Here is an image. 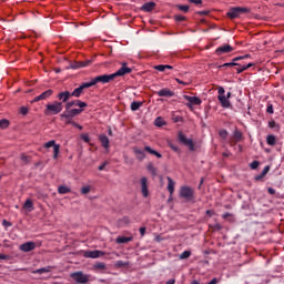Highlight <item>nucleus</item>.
I'll return each mask as SVG.
<instances>
[{"mask_svg":"<svg viewBox=\"0 0 284 284\" xmlns=\"http://www.w3.org/2000/svg\"><path fill=\"white\" fill-rule=\"evenodd\" d=\"M146 170H148L153 176H156V168H154V164H152V163L148 164Z\"/></svg>","mask_w":284,"mask_h":284,"instance_id":"72a5a7b5","label":"nucleus"},{"mask_svg":"<svg viewBox=\"0 0 284 284\" xmlns=\"http://www.w3.org/2000/svg\"><path fill=\"white\" fill-rule=\"evenodd\" d=\"M233 48L230 44H224L215 50V53L221 54H230V52H233Z\"/></svg>","mask_w":284,"mask_h":284,"instance_id":"dca6fc26","label":"nucleus"},{"mask_svg":"<svg viewBox=\"0 0 284 284\" xmlns=\"http://www.w3.org/2000/svg\"><path fill=\"white\" fill-rule=\"evenodd\" d=\"M156 94L158 97H174V92H172V90L166 88L158 91Z\"/></svg>","mask_w":284,"mask_h":284,"instance_id":"4be33fe9","label":"nucleus"},{"mask_svg":"<svg viewBox=\"0 0 284 284\" xmlns=\"http://www.w3.org/2000/svg\"><path fill=\"white\" fill-rule=\"evenodd\" d=\"M28 112H29L28 106L20 108V114H22L23 116H26V114H28Z\"/></svg>","mask_w":284,"mask_h":284,"instance_id":"a18cd8bd","label":"nucleus"},{"mask_svg":"<svg viewBox=\"0 0 284 284\" xmlns=\"http://www.w3.org/2000/svg\"><path fill=\"white\" fill-rule=\"evenodd\" d=\"M131 241H134V237L133 236H129V237H125V236H119L115 239V242L121 244V243H130Z\"/></svg>","mask_w":284,"mask_h":284,"instance_id":"a878e982","label":"nucleus"},{"mask_svg":"<svg viewBox=\"0 0 284 284\" xmlns=\"http://www.w3.org/2000/svg\"><path fill=\"white\" fill-rule=\"evenodd\" d=\"M52 270H54L53 266H47V267H42V268H38L36 271H32V274H48L49 272H52Z\"/></svg>","mask_w":284,"mask_h":284,"instance_id":"5701e85b","label":"nucleus"},{"mask_svg":"<svg viewBox=\"0 0 284 284\" xmlns=\"http://www.w3.org/2000/svg\"><path fill=\"white\" fill-rule=\"evenodd\" d=\"M206 214H207V216H214V211L207 210V211H206Z\"/></svg>","mask_w":284,"mask_h":284,"instance_id":"bf43d9fd","label":"nucleus"},{"mask_svg":"<svg viewBox=\"0 0 284 284\" xmlns=\"http://www.w3.org/2000/svg\"><path fill=\"white\" fill-rule=\"evenodd\" d=\"M175 81H176V83H180L181 85H189L187 82H184V81H182V80L179 79V78H176Z\"/></svg>","mask_w":284,"mask_h":284,"instance_id":"864d4df0","label":"nucleus"},{"mask_svg":"<svg viewBox=\"0 0 284 284\" xmlns=\"http://www.w3.org/2000/svg\"><path fill=\"white\" fill-rule=\"evenodd\" d=\"M78 103H79V100L67 102L65 103V110H71V108H74V105L77 106Z\"/></svg>","mask_w":284,"mask_h":284,"instance_id":"c9c22d12","label":"nucleus"},{"mask_svg":"<svg viewBox=\"0 0 284 284\" xmlns=\"http://www.w3.org/2000/svg\"><path fill=\"white\" fill-rule=\"evenodd\" d=\"M229 216H232L230 213H224L223 215H222V217L223 219H227Z\"/></svg>","mask_w":284,"mask_h":284,"instance_id":"69168bd1","label":"nucleus"},{"mask_svg":"<svg viewBox=\"0 0 284 284\" xmlns=\"http://www.w3.org/2000/svg\"><path fill=\"white\" fill-rule=\"evenodd\" d=\"M176 20L178 21H185V17L179 16V17H176Z\"/></svg>","mask_w":284,"mask_h":284,"instance_id":"e2e57ef3","label":"nucleus"},{"mask_svg":"<svg viewBox=\"0 0 284 284\" xmlns=\"http://www.w3.org/2000/svg\"><path fill=\"white\" fill-rule=\"evenodd\" d=\"M241 12H245L244 8H233L229 13L227 17L230 19H237V17L241 14Z\"/></svg>","mask_w":284,"mask_h":284,"instance_id":"a211bd4d","label":"nucleus"},{"mask_svg":"<svg viewBox=\"0 0 284 284\" xmlns=\"http://www.w3.org/2000/svg\"><path fill=\"white\" fill-rule=\"evenodd\" d=\"M70 97H72V93H70V91H63L58 94L57 99H59V101H62V103H68V101H70Z\"/></svg>","mask_w":284,"mask_h":284,"instance_id":"6ab92c4d","label":"nucleus"},{"mask_svg":"<svg viewBox=\"0 0 284 284\" xmlns=\"http://www.w3.org/2000/svg\"><path fill=\"white\" fill-rule=\"evenodd\" d=\"M71 278H73V281H75V283H80V284H88L90 283V278L92 277L90 274H84L81 271L71 273Z\"/></svg>","mask_w":284,"mask_h":284,"instance_id":"7ed1b4c3","label":"nucleus"},{"mask_svg":"<svg viewBox=\"0 0 284 284\" xmlns=\"http://www.w3.org/2000/svg\"><path fill=\"white\" fill-rule=\"evenodd\" d=\"M44 148L48 150L50 148H53V159H59V152H61V145L57 144L54 140H51L47 143H44Z\"/></svg>","mask_w":284,"mask_h":284,"instance_id":"6e6552de","label":"nucleus"},{"mask_svg":"<svg viewBox=\"0 0 284 284\" xmlns=\"http://www.w3.org/2000/svg\"><path fill=\"white\" fill-rule=\"evenodd\" d=\"M154 125H156V128H163V125H165V120H163V118L159 116L155 119Z\"/></svg>","mask_w":284,"mask_h":284,"instance_id":"2f4dec72","label":"nucleus"},{"mask_svg":"<svg viewBox=\"0 0 284 284\" xmlns=\"http://www.w3.org/2000/svg\"><path fill=\"white\" fill-rule=\"evenodd\" d=\"M140 181L142 196H144V199H148V196H150V191H148V178H141Z\"/></svg>","mask_w":284,"mask_h":284,"instance_id":"2eb2a0df","label":"nucleus"},{"mask_svg":"<svg viewBox=\"0 0 284 284\" xmlns=\"http://www.w3.org/2000/svg\"><path fill=\"white\" fill-rule=\"evenodd\" d=\"M267 192L268 194H272V195L276 194V190H274L273 187H268Z\"/></svg>","mask_w":284,"mask_h":284,"instance_id":"6e6d98bb","label":"nucleus"},{"mask_svg":"<svg viewBox=\"0 0 284 284\" xmlns=\"http://www.w3.org/2000/svg\"><path fill=\"white\" fill-rule=\"evenodd\" d=\"M90 63H92V60H85V61L79 62V68H88Z\"/></svg>","mask_w":284,"mask_h":284,"instance_id":"4c0bfd02","label":"nucleus"},{"mask_svg":"<svg viewBox=\"0 0 284 284\" xmlns=\"http://www.w3.org/2000/svg\"><path fill=\"white\" fill-rule=\"evenodd\" d=\"M174 185H176V183L172 181V178H168V191L170 192L171 196L174 194Z\"/></svg>","mask_w":284,"mask_h":284,"instance_id":"bb28decb","label":"nucleus"},{"mask_svg":"<svg viewBox=\"0 0 284 284\" xmlns=\"http://www.w3.org/2000/svg\"><path fill=\"white\" fill-rule=\"evenodd\" d=\"M141 105H143V102H136V101L132 102L131 103L132 112H136V110H139V108H141Z\"/></svg>","mask_w":284,"mask_h":284,"instance_id":"473e14b6","label":"nucleus"},{"mask_svg":"<svg viewBox=\"0 0 284 284\" xmlns=\"http://www.w3.org/2000/svg\"><path fill=\"white\" fill-rule=\"evenodd\" d=\"M37 248V244L34 242H26L20 245L19 250L21 252H32V250Z\"/></svg>","mask_w":284,"mask_h":284,"instance_id":"4468645a","label":"nucleus"},{"mask_svg":"<svg viewBox=\"0 0 284 284\" xmlns=\"http://www.w3.org/2000/svg\"><path fill=\"white\" fill-rule=\"evenodd\" d=\"M133 152L136 156V159H139L140 161H143V159H145V152L139 148H133Z\"/></svg>","mask_w":284,"mask_h":284,"instance_id":"393cba45","label":"nucleus"},{"mask_svg":"<svg viewBox=\"0 0 284 284\" xmlns=\"http://www.w3.org/2000/svg\"><path fill=\"white\" fill-rule=\"evenodd\" d=\"M250 168L251 170H256L258 168V161H253L251 164H250Z\"/></svg>","mask_w":284,"mask_h":284,"instance_id":"8fccbe9b","label":"nucleus"},{"mask_svg":"<svg viewBox=\"0 0 284 284\" xmlns=\"http://www.w3.org/2000/svg\"><path fill=\"white\" fill-rule=\"evenodd\" d=\"M54 94V91L52 89H49L44 92H42L40 95L36 97L33 99V103H39V101H45V99H50Z\"/></svg>","mask_w":284,"mask_h":284,"instance_id":"9b49d317","label":"nucleus"},{"mask_svg":"<svg viewBox=\"0 0 284 284\" xmlns=\"http://www.w3.org/2000/svg\"><path fill=\"white\" fill-rule=\"evenodd\" d=\"M80 136L84 143H90V135L88 133H83Z\"/></svg>","mask_w":284,"mask_h":284,"instance_id":"a19ab883","label":"nucleus"},{"mask_svg":"<svg viewBox=\"0 0 284 284\" xmlns=\"http://www.w3.org/2000/svg\"><path fill=\"white\" fill-rule=\"evenodd\" d=\"M110 81H114V75L113 74H102L98 75L89 82V85H97V83H110Z\"/></svg>","mask_w":284,"mask_h":284,"instance_id":"20e7f679","label":"nucleus"},{"mask_svg":"<svg viewBox=\"0 0 284 284\" xmlns=\"http://www.w3.org/2000/svg\"><path fill=\"white\" fill-rule=\"evenodd\" d=\"M132 72V69L128 67V63L123 62L122 67L113 74V79H116V77H125V74H130Z\"/></svg>","mask_w":284,"mask_h":284,"instance_id":"1a4fd4ad","label":"nucleus"},{"mask_svg":"<svg viewBox=\"0 0 284 284\" xmlns=\"http://www.w3.org/2000/svg\"><path fill=\"white\" fill-rule=\"evenodd\" d=\"M9 125H10V121H8L6 119L0 120V128H1V130L8 129Z\"/></svg>","mask_w":284,"mask_h":284,"instance_id":"f704fd0d","label":"nucleus"},{"mask_svg":"<svg viewBox=\"0 0 284 284\" xmlns=\"http://www.w3.org/2000/svg\"><path fill=\"white\" fill-rule=\"evenodd\" d=\"M23 210H28V212H32V210H34V203H32V200H27L24 202Z\"/></svg>","mask_w":284,"mask_h":284,"instance_id":"cd10ccee","label":"nucleus"},{"mask_svg":"<svg viewBox=\"0 0 284 284\" xmlns=\"http://www.w3.org/2000/svg\"><path fill=\"white\" fill-rule=\"evenodd\" d=\"M91 88L90 82L81 84L79 88L74 89L73 92L71 93V97H75L79 99L81 94H83V90Z\"/></svg>","mask_w":284,"mask_h":284,"instance_id":"f8f14e48","label":"nucleus"},{"mask_svg":"<svg viewBox=\"0 0 284 284\" xmlns=\"http://www.w3.org/2000/svg\"><path fill=\"white\" fill-rule=\"evenodd\" d=\"M164 70H173V67L170 64H164Z\"/></svg>","mask_w":284,"mask_h":284,"instance_id":"680f3d73","label":"nucleus"},{"mask_svg":"<svg viewBox=\"0 0 284 284\" xmlns=\"http://www.w3.org/2000/svg\"><path fill=\"white\" fill-rule=\"evenodd\" d=\"M180 196L186 201H192L194 199V190L190 186H182L180 189Z\"/></svg>","mask_w":284,"mask_h":284,"instance_id":"423d86ee","label":"nucleus"},{"mask_svg":"<svg viewBox=\"0 0 284 284\" xmlns=\"http://www.w3.org/2000/svg\"><path fill=\"white\" fill-rule=\"evenodd\" d=\"M191 284H201L199 281L194 280L191 282Z\"/></svg>","mask_w":284,"mask_h":284,"instance_id":"774afa93","label":"nucleus"},{"mask_svg":"<svg viewBox=\"0 0 284 284\" xmlns=\"http://www.w3.org/2000/svg\"><path fill=\"white\" fill-rule=\"evenodd\" d=\"M178 8L182 12H187L190 10V6H187V4H180V6H178Z\"/></svg>","mask_w":284,"mask_h":284,"instance_id":"ea45409f","label":"nucleus"},{"mask_svg":"<svg viewBox=\"0 0 284 284\" xmlns=\"http://www.w3.org/2000/svg\"><path fill=\"white\" fill-rule=\"evenodd\" d=\"M77 108H81V110H83V108H88V103L82 102L81 100H78Z\"/></svg>","mask_w":284,"mask_h":284,"instance_id":"37998d69","label":"nucleus"},{"mask_svg":"<svg viewBox=\"0 0 284 284\" xmlns=\"http://www.w3.org/2000/svg\"><path fill=\"white\" fill-rule=\"evenodd\" d=\"M21 161H23V163H30V156L22 154L21 155Z\"/></svg>","mask_w":284,"mask_h":284,"instance_id":"09e8293b","label":"nucleus"},{"mask_svg":"<svg viewBox=\"0 0 284 284\" xmlns=\"http://www.w3.org/2000/svg\"><path fill=\"white\" fill-rule=\"evenodd\" d=\"M105 165H108V163L104 162L102 165L99 166V170H100V171L105 170Z\"/></svg>","mask_w":284,"mask_h":284,"instance_id":"052dcab7","label":"nucleus"},{"mask_svg":"<svg viewBox=\"0 0 284 284\" xmlns=\"http://www.w3.org/2000/svg\"><path fill=\"white\" fill-rule=\"evenodd\" d=\"M154 8H156V3H154V2H146L142 6V10L144 12H152V10H154Z\"/></svg>","mask_w":284,"mask_h":284,"instance_id":"b1692460","label":"nucleus"},{"mask_svg":"<svg viewBox=\"0 0 284 284\" xmlns=\"http://www.w3.org/2000/svg\"><path fill=\"white\" fill-rule=\"evenodd\" d=\"M184 99H185V101L189 102L186 104L187 108H192V105H201V103H202L201 99L197 97L185 95Z\"/></svg>","mask_w":284,"mask_h":284,"instance_id":"ddd939ff","label":"nucleus"},{"mask_svg":"<svg viewBox=\"0 0 284 284\" xmlns=\"http://www.w3.org/2000/svg\"><path fill=\"white\" fill-rule=\"evenodd\" d=\"M70 192H71L70 187H68L65 185H61L58 187L59 194H70Z\"/></svg>","mask_w":284,"mask_h":284,"instance_id":"c756f323","label":"nucleus"},{"mask_svg":"<svg viewBox=\"0 0 284 284\" xmlns=\"http://www.w3.org/2000/svg\"><path fill=\"white\" fill-rule=\"evenodd\" d=\"M84 258H101V256H105V252L95 250V251H85L83 253Z\"/></svg>","mask_w":284,"mask_h":284,"instance_id":"9d476101","label":"nucleus"},{"mask_svg":"<svg viewBox=\"0 0 284 284\" xmlns=\"http://www.w3.org/2000/svg\"><path fill=\"white\" fill-rule=\"evenodd\" d=\"M81 112H83V109H72L69 110L67 113L62 114L63 119H72V116H77L79 114H81Z\"/></svg>","mask_w":284,"mask_h":284,"instance_id":"f3484780","label":"nucleus"},{"mask_svg":"<svg viewBox=\"0 0 284 284\" xmlns=\"http://www.w3.org/2000/svg\"><path fill=\"white\" fill-rule=\"evenodd\" d=\"M240 141H243V133L239 130H235L233 132V145H236V143H240Z\"/></svg>","mask_w":284,"mask_h":284,"instance_id":"412c9836","label":"nucleus"},{"mask_svg":"<svg viewBox=\"0 0 284 284\" xmlns=\"http://www.w3.org/2000/svg\"><path fill=\"white\" fill-rule=\"evenodd\" d=\"M217 99L222 105V108H232V104L230 103V100L225 97V89L223 87L217 88Z\"/></svg>","mask_w":284,"mask_h":284,"instance_id":"39448f33","label":"nucleus"},{"mask_svg":"<svg viewBox=\"0 0 284 284\" xmlns=\"http://www.w3.org/2000/svg\"><path fill=\"white\" fill-rule=\"evenodd\" d=\"M141 236H145V226L140 227Z\"/></svg>","mask_w":284,"mask_h":284,"instance_id":"4d7b16f0","label":"nucleus"},{"mask_svg":"<svg viewBox=\"0 0 284 284\" xmlns=\"http://www.w3.org/2000/svg\"><path fill=\"white\" fill-rule=\"evenodd\" d=\"M190 256H192V252L190 251H184L181 255H180V260L184 261L185 258H190Z\"/></svg>","mask_w":284,"mask_h":284,"instance_id":"e433bc0d","label":"nucleus"},{"mask_svg":"<svg viewBox=\"0 0 284 284\" xmlns=\"http://www.w3.org/2000/svg\"><path fill=\"white\" fill-rule=\"evenodd\" d=\"M217 283H219V280L216 277H214L207 284H217Z\"/></svg>","mask_w":284,"mask_h":284,"instance_id":"13d9d810","label":"nucleus"},{"mask_svg":"<svg viewBox=\"0 0 284 284\" xmlns=\"http://www.w3.org/2000/svg\"><path fill=\"white\" fill-rule=\"evenodd\" d=\"M190 3H195V6H201L203 3V0H189Z\"/></svg>","mask_w":284,"mask_h":284,"instance_id":"3c124183","label":"nucleus"},{"mask_svg":"<svg viewBox=\"0 0 284 284\" xmlns=\"http://www.w3.org/2000/svg\"><path fill=\"white\" fill-rule=\"evenodd\" d=\"M266 143H267V145H276V136L267 135L266 136Z\"/></svg>","mask_w":284,"mask_h":284,"instance_id":"7c9ffc66","label":"nucleus"},{"mask_svg":"<svg viewBox=\"0 0 284 284\" xmlns=\"http://www.w3.org/2000/svg\"><path fill=\"white\" fill-rule=\"evenodd\" d=\"M219 134L222 139H227V130L222 129L220 130Z\"/></svg>","mask_w":284,"mask_h":284,"instance_id":"79ce46f5","label":"nucleus"},{"mask_svg":"<svg viewBox=\"0 0 284 284\" xmlns=\"http://www.w3.org/2000/svg\"><path fill=\"white\" fill-rule=\"evenodd\" d=\"M267 172H270V166L264 168L263 174H267Z\"/></svg>","mask_w":284,"mask_h":284,"instance_id":"0e129e2a","label":"nucleus"},{"mask_svg":"<svg viewBox=\"0 0 284 284\" xmlns=\"http://www.w3.org/2000/svg\"><path fill=\"white\" fill-rule=\"evenodd\" d=\"M231 97H232L231 92H227V94L225 95V98L229 99V100H230Z\"/></svg>","mask_w":284,"mask_h":284,"instance_id":"338daca9","label":"nucleus"},{"mask_svg":"<svg viewBox=\"0 0 284 284\" xmlns=\"http://www.w3.org/2000/svg\"><path fill=\"white\" fill-rule=\"evenodd\" d=\"M71 125L78 128V130H83V126H81V124H77L75 122H71Z\"/></svg>","mask_w":284,"mask_h":284,"instance_id":"5fc2aeb1","label":"nucleus"},{"mask_svg":"<svg viewBox=\"0 0 284 284\" xmlns=\"http://www.w3.org/2000/svg\"><path fill=\"white\" fill-rule=\"evenodd\" d=\"M63 111V102L54 101L53 103H48L44 109L45 116H54Z\"/></svg>","mask_w":284,"mask_h":284,"instance_id":"f257e3e1","label":"nucleus"},{"mask_svg":"<svg viewBox=\"0 0 284 284\" xmlns=\"http://www.w3.org/2000/svg\"><path fill=\"white\" fill-rule=\"evenodd\" d=\"M125 265H128V263H125L123 261L115 262V267H125Z\"/></svg>","mask_w":284,"mask_h":284,"instance_id":"de8ad7c7","label":"nucleus"},{"mask_svg":"<svg viewBox=\"0 0 284 284\" xmlns=\"http://www.w3.org/2000/svg\"><path fill=\"white\" fill-rule=\"evenodd\" d=\"M144 151L149 152V154H153V156H156L158 159H161L163 155H161V153H159L158 151L153 150L150 146H144Z\"/></svg>","mask_w":284,"mask_h":284,"instance_id":"c85d7f7f","label":"nucleus"},{"mask_svg":"<svg viewBox=\"0 0 284 284\" xmlns=\"http://www.w3.org/2000/svg\"><path fill=\"white\" fill-rule=\"evenodd\" d=\"M159 72H165V64H159L154 67Z\"/></svg>","mask_w":284,"mask_h":284,"instance_id":"c03bdc74","label":"nucleus"},{"mask_svg":"<svg viewBox=\"0 0 284 284\" xmlns=\"http://www.w3.org/2000/svg\"><path fill=\"white\" fill-rule=\"evenodd\" d=\"M99 141L101 142L102 146L108 150L110 148V139H108V135L101 134L99 136Z\"/></svg>","mask_w":284,"mask_h":284,"instance_id":"aec40b11","label":"nucleus"},{"mask_svg":"<svg viewBox=\"0 0 284 284\" xmlns=\"http://www.w3.org/2000/svg\"><path fill=\"white\" fill-rule=\"evenodd\" d=\"M94 270H105V263L99 262L94 264Z\"/></svg>","mask_w":284,"mask_h":284,"instance_id":"58836bf2","label":"nucleus"},{"mask_svg":"<svg viewBox=\"0 0 284 284\" xmlns=\"http://www.w3.org/2000/svg\"><path fill=\"white\" fill-rule=\"evenodd\" d=\"M90 190H91L90 186H83V187L81 189V193H82V194H90Z\"/></svg>","mask_w":284,"mask_h":284,"instance_id":"49530a36","label":"nucleus"},{"mask_svg":"<svg viewBox=\"0 0 284 284\" xmlns=\"http://www.w3.org/2000/svg\"><path fill=\"white\" fill-rule=\"evenodd\" d=\"M241 59H243V57L234 58L233 62L224 63L222 68H232L233 65H239V68H236L237 74H241V72H245V70H248V68H253L254 63H247V64L241 65L235 62V61H241Z\"/></svg>","mask_w":284,"mask_h":284,"instance_id":"f03ea898","label":"nucleus"},{"mask_svg":"<svg viewBox=\"0 0 284 284\" xmlns=\"http://www.w3.org/2000/svg\"><path fill=\"white\" fill-rule=\"evenodd\" d=\"M178 139L180 143L186 145V148H189L191 152H194V142L192 141V139H187L185 134H183V132H179Z\"/></svg>","mask_w":284,"mask_h":284,"instance_id":"0eeeda50","label":"nucleus"},{"mask_svg":"<svg viewBox=\"0 0 284 284\" xmlns=\"http://www.w3.org/2000/svg\"><path fill=\"white\" fill-rule=\"evenodd\" d=\"M266 112H267L268 114H274V106L268 105L267 109H266Z\"/></svg>","mask_w":284,"mask_h":284,"instance_id":"603ef678","label":"nucleus"}]
</instances>
